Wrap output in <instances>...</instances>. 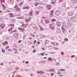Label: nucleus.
<instances>
[{
  "label": "nucleus",
  "mask_w": 77,
  "mask_h": 77,
  "mask_svg": "<svg viewBox=\"0 0 77 77\" xmlns=\"http://www.w3.org/2000/svg\"><path fill=\"white\" fill-rule=\"evenodd\" d=\"M55 14L56 15H60L61 14V12L59 11H55Z\"/></svg>",
  "instance_id": "1"
},
{
  "label": "nucleus",
  "mask_w": 77,
  "mask_h": 77,
  "mask_svg": "<svg viewBox=\"0 0 77 77\" xmlns=\"http://www.w3.org/2000/svg\"><path fill=\"white\" fill-rule=\"evenodd\" d=\"M49 27L50 29H51L52 30H54V29H55V27H54L52 24H50L49 25Z\"/></svg>",
  "instance_id": "2"
},
{
  "label": "nucleus",
  "mask_w": 77,
  "mask_h": 77,
  "mask_svg": "<svg viewBox=\"0 0 77 77\" xmlns=\"http://www.w3.org/2000/svg\"><path fill=\"white\" fill-rule=\"evenodd\" d=\"M71 21L75 22L76 20V19L75 18V17H72L71 18Z\"/></svg>",
  "instance_id": "3"
},
{
  "label": "nucleus",
  "mask_w": 77,
  "mask_h": 77,
  "mask_svg": "<svg viewBox=\"0 0 77 77\" xmlns=\"http://www.w3.org/2000/svg\"><path fill=\"white\" fill-rule=\"evenodd\" d=\"M56 24L57 27H60V26H61V23L60 22H56Z\"/></svg>",
  "instance_id": "4"
},
{
  "label": "nucleus",
  "mask_w": 77,
  "mask_h": 77,
  "mask_svg": "<svg viewBox=\"0 0 77 77\" xmlns=\"http://www.w3.org/2000/svg\"><path fill=\"white\" fill-rule=\"evenodd\" d=\"M8 43L7 41H5V42L2 43V45H4V46H5V45H8Z\"/></svg>",
  "instance_id": "5"
},
{
  "label": "nucleus",
  "mask_w": 77,
  "mask_h": 77,
  "mask_svg": "<svg viewBox=\"0 0 77 77\" xmlns=\"http://www.w3.org/2000/svg\"><path fill=\"white\" fill-rule=\"evenodd\" d=\"M38 9L39 10H40V11H41L42 10V9H44V8L43 7L39 6L38 7Z\"/></svg>",
  "instance_id": "6"
},
{
  "label": "nucleus",
  "mask_w": 77,
  "mask_h": 77,
  "mask_svg": "<svg viewBox=\"0 0 77 77\" xmlns=\"http://www.w3.org/2000/svg\"><path fill=\"white\" fill-rule=\"evenodd\" d=\"M68 15L69 16H72V15H73V13L70 12H68Z\"/></svg>",
  "instance_id": "7"
},
{
  "label": "nucleus",
  "mask_w": 77,
  "mask_h": 77,
  "mask_svg": "<svg viewBox=\"0 0 77 77\" xmlns=\"http://www.w3.org/2000/svg\"><path fill=\"white\" fill-rule=\"evenodd\" d=\"M47 8L48 10H50L51 9V6L50 5H47Z\"/></svg>",
  "instance_id": "8"
},
{
  "label": "nucleus",
  "mask_w": 77,
  "mask_h": 77,
  "mask_svg": "<svg viewBox=\"0 0 77 77\" xmlns=\"http://www.w3.org/2000/svg\"><path fill=\"white\" fill-rule=\"evenodd\" d=\"M28 24H27V23H23V24L22 25V26L23 27H26V26H28Z\"/></svg>",
  "instance_id": "9"
},
{
  "label": "nucleus",
  "mask_w": 77,
  "mask_h": 77,
  "mask_svg": "<svg viewBox=\"0 0 77 77\" xmlns=\"http://www.w3.org/2000/svg\"><path fill=\"white\" fill-rule=\"evenodd\" d=\"M54 71H55V69H51V68H50V70H47L49 72H50V71H51L52 72H54Z\"/></svg>",
  "instance_id": "10"
},
{
  "label": "nucleus",
  "mask_w": 77,
  "mask_h": 77,
  "mask_svg": "<svg viewBox=\"0 0 77 77\" xmlns=\"http://www.w3.org/2000/svg\"><path fill=\"white\" fill-rule=\"evenodd\" d=\"M37 73H38V74H44V72L42 71H38L37 72Z\"/></svg>",
  "instance_id": "11"
},
{
  "label": "nucleus",
  "mask_w": 77,
  "mask_h": 77,
  "mask_svg": "<svg viewBox=\"0 0 77 77\" xmlns=\"http://www.w3.org/2000/svg\"><path fill=\"white\" fill-rule=\"evenodd\" d=\"M63 27L66 29H68V26H67L66 24L65 25H63V26H62V28H63Z\"/></svg>",
  "instance_id": "12"
},
{
  "label": "nucleus",
  "mask_w": 77,
  "mask_h": 77,
  "mask_svg": "<svg viewBox=\"0 0 77 77\" xmlns=\"http://www.w3.org/2000/svg\"><path fill=\"white\" fill-rule=\"evenodd\" d=\"M52 1L51 2L52 4H55L57 0H51Z\"/></svg>",
  "instance_id": "13"
},
{
  "label": "nucleus",
  "mask_w": 77,
  "mask_h": 77,
  "mask_svg": "<svg viewBox=\"0 0 77 77\" xmlns=\"http://www.w3.org/2000/svg\"><path fill=\"white\" fill-rule=\"evenodd\" d=\"M54 12V11H51V14H50V17H52V16H53V12Z\"/></svg>",
  "instance_id": "14"
},
{
  "label": "nucleus",
  "mask_w": 77,
  "mask_h": 77,
  "mask_svg": "<svg viewBox=\"0 0 77 77\" xmlns=\"http://www.w3.org/2000/svg\"><path fill=\"white\" fill-rule=\"evenodd\" d=\"M10 3L11 4H14V0H10Z\"/></svg>",
  "instance_id": "15"
},
{
  "label": "nucleus",
  "mask_w": 77,
  "mask_h": 77,
  "mask_svg": "<svg viewBox=\"0 0 77 77\" xmlns=\"http://www.w3.org/2000/svg\"><path fill=\"white\" fill-rule=\"evenodd\" d=\"M30 20V18H29V19H25V21L26 23L27 22H29V21Z\"/></svg>",
  "instance_id": "16"
},
{
  "label": "nucleus",
  "mask_w": 77,
  "mask_h": 77,
  "mask_svg": "<svg viewBox=\"0 0 77 77\" xmlns=\"http://www.w3.org/2000/svg\"><path fill=\"white\" fill-rule=\"evenodd\" d=\"M29 8H30L29 7H23V9H29Z\"/></svg>",
  "instance_id": "17"
},
{
  "label": "nucleus",
  "mask_w": 77,
  "mask_h": 77,
  "mask_svg": "<svg viewBox=\"0 0 77 77\" xmlns=\"http://www.w3.org/2000/svg\"><path fill=\"white\" fill-rule=\"evenodd\" d=\"M72 3L75 4L77 3V0H72Z\"/></svg>",
  "instance_id": "18"
},
{
  "label": "nucleus",
  "mask_w": 77,
  "mask_h": 77,
  "mask_svg": "<svg viewBox=\"0 0 77 77\" xmlns=\"http://www.w3.org/2000/svg\"><path fill=\"white\" fill-rule=\"evenodd\" d=\"M68 26L69 27H71L72 26V23H68Z\"/></svg>",
  "instance_id": "19"
},
{
  "label": "nucleus",
  "mask_w": 77,
  "mask_h": 77,
  "mask_svg": "<svg viewBox=\"0 0 77 77\" xmlns=\"http://www.w3.org/2000/svg\"><path fill=\"white\" fill-rule=\"evenodd\" d=\"M19 23H20V24H24V21L23 20H21L19 21Z\"/></svg>",
  "instance_id": "20"
},
{
  "label": "nucleus",
  "mask_w": 77,
  "mask_h": 77,
  "mask_svg": "<svg viewBox=\"0 0 77 77\" xmlns=\"http://www.w3.org/2000/svg\"><path fill=\"white\" fill-rule=\"evenodd\" d=\"M33 28L35 30H37L38 29V28L36 26H35L33 27Z\"/></svg>",
  "instance_id": "21"
},
{
  "label": "nucleus",
  "mask_w": 77,
  "mask_h": 77,
  "mask_svg": "<svg viewBox=\"0 0 77 77\" xmlns=\"http://www.w3.org/2000/svg\"><path fill=\"white\" fill-rule=\"evenodd\" d=\"M9 15L10 16V17H14V14L12 13H10Z\"/></svg>",
  "instance_id": "22"
},
{
  "label": "nucleus",
  "mask_w": 77,
  "mask_h": 77,
  "mask_svg": "<svg viewBox=\"0 0 77 77\" xmlns=\"http://www.w3.org/2000/svg\"><path fill=\"white\" fill-rule=\"evenodd\" d=\"M35 6H37L38 5H39V3L35 2Z\"/></svg>",
  "instance_id": "23"
},
{
  "label": "nucleus",
  "mask_w": 77,
  "mask_h": 77,
  "mask_svg": "<svg viewBox=\"0 0 77 77\" xmlns=\"http://www.w3.org/2000/svg\"><path fill=\"white\" fill-rule=\"evenodd\" d=\"M0 2L1 3H5V0H0Z\"/></svg>",
  "instance_id": "24"
},
{
  "label": "nucleus",
  "mask_w": 77,
  "mask_h": 77,
  "mask_svg": "<svg viewBox=\"0 0 77 77\" xmlns=\"http://www.w3.org/2000/svg\"><path fill=\"white\" fill-rule=\"evenodd\" d=\"M14 35L15 37H17L18 36V34L17 33H14Z\"/></svg>",
  "instance_id": "25"
},
{
  "label": "nucleus",
  "mask_w": 77,
  "mask_h": 77,
  "mask_svg": "<svg viewBox=\"0 0 77 77\" xmlns=\"http://www.w3.org/2000/svg\"><path fill=\"white\" fill-rule=\"evenodd\" d=\"M56 19H53L51 20V22H55L56 21Z\"/></svg>",
  "instance_id": "26"
},
{
  "label": "nucleus",
  "mask_w": 77,
  "mask_h": 77,
  "mask_svg": "<svg viewBox=\"0 0 77 77\" xmlns=\"http://www.w3.org/2000/svg\"><path fill=\"white\" fill-rule=\"evenodd\" d=\"M39 11H35V13L36 15H38V14H39Z\"/></svg>",
  "instance_id": "27"
},
{
  "label": "nucleus",
  "mask_w": 77,
  "mask_h": 77,
  "mask_svg": "<svg viewBox=\"0 0 77 77\" xmlns=\"http://www.w3.org/2000/svg\"><path fill=\"white\" fill-rule=\"evenodd\" d=\"M23 2H21L19 4V6H21V5H23Z\"/></svg>",
  "instance_id": "28"
},
{
  "label": "nucleus",
  "mask_w": 77,
  "mask_h": 77,
  "mask_svg": "<svg viewBox=\"0 0 77 77\" xmlns=\"http://www.w3.org/2000/svg\"><path fill=\"white\" fill-rule=\"evenodd\" d=\"M60 64V63H55L56 65H57V66H59Z\"/></svg>",
  "instance_id": "29"
},
{
  "label": "nucleus",
  "mask_w": 77,
  "mask_h": 77,
  "mask_svg": "<svg viewBox=\"0 0 77 77\" xmlns=\"http://www.w3.org/2000/svg\"><path fill=\"white\" fill-rule=\"evenodd\" d=\"M45 23H46V24H48V23H49V21H48V20H45Z\"/></svg>",
  "instance_id": "30"
},
{
  "label": "nucleus",
  "mask_w": 77,
  "mask_h": 77,
  "mask_svg": "<svg viewBox=\"0 0 77 77\" xmlns=\"http://www.w3.org/2000/svg\"><path fill=\"white\" fill-rule=\"evenodd\" d=\"M39 27L40 28V30H44V29H43V28H42V26H39Z\"/></svg>",
  "instance_id": "31"
},
{
  "label": "nucleus",
  "mask_w": 77,
  "mask_h": 77,
  "mask_svg": "<svg viewBox=\"0 0 77 77\" xmlns=\"http://www.w3.org/2000/svg\"><path fill=\"white\" fill-rule=\"evenodd\" d=\"M12 28L9 29L8 30V32H11V31H12Z\"/></svg>",
  "instance_id": "32"
},
{
  "label": "nucleus",
  "mask_w": 77,
  "mask_h": 77,
  "mask_svg": "<svg viewBox=\"0 0 77 77\" xmlns=\"http://www.w3.org/2000/svg\"><path fill=\"white\" fill-rule=\"evenodd\" d=\"M11 21H12V22H14V21H15V19L14 18H12L11 19Z\"/></svg>",
  "instance_id": "33"
},
{
  "label": "nucleus",
  "mask_w": 77,
  "mask_h": 77,
  "mask_svg": "<svg viewBox=\"0 0 77 77\" xmlns=\"http://www.w3.org/2000/svg\"><path fill=\"white\" fill-rule=\"evenodd\" d=\"M17 32V30L15 29L13 31L11 32V33H14V32Z\"/></svg>",
  "instance_id": "34"
},
{
  "label": "nucleus",
  "mask_w": 77,
  "mask_h": 77,
  "mask_svg": "<svg viewBox=\"0 0 77 77\" xmlns=\"http://www.w3.org/2000/svg\"><path fill=\"white\" fill-rule=\"evenodd\" d=\"M17 8H18V5H16L14 6V9H16Z\"/></svg>",
  "instance_id": "35"
},
{
  "label": "nucleus",
  "mask_w": 77,
  "mask_h": 77,
  "mask_svg": "<svg viewBox=\"0 0 77 77\" xmlns=\"http://www.w3.org/2000/svg\"><path fill=\"white\" fill-rule=\"evenodd\" d=\"M62 29L63 30V33H64V32H65V29H64V28H62Z\"/></svg>",
  "instance_id": "36"
},
{
  "label": "nucleus",
  "mask_w": 77,
  "mask_h": 77,
  "mask_svg": "<svg viewBox=\"0 0 77 77\" xmlns=\"http://www.w3.org/2000/svg\"><path fill=\"white\" fill-rule=\"evenodd\" d=\"M16 11H20V8H16Z\"/></svg>",
  "instance_id": "37"
},
{
  "label": "nucleus",
  "mask_w": 77,
  "mask_h": 77,
  "mask_svg": "<svg viewBox=\"0 0 77 77\" xmlns=\"http://www.w3.org/2000/svg\"><path fill=\"white\" fill-rule=\"evenodd\" d=\"M30 36H34V37H35V35H33V34L31 33L30 34Z\"/></svg>",
  "instance_id": "38"
},
{
  "label": "nucleus",
  "mask_w": 77,
  "mask_h": 77,
  "mask_svg": "<svg viewBox=\"0 0 77 77\" xmlns=\"http://www.w3.org/2000/svg\"><path fill=\"white\" fill-rule=\"evenodd\" d=\"M41 63H45V61H41Z\"/></svg>",
  "instance_id": "39"
},
{
  "label": "nucleus",
  "mask_w": 77,
  "mask_h": 77,
  "mask_svg": "<svg viewBox=\"0 0 77 77\" xmlns=\"http://www.w3.org/2000/svg\"><path fill=\"white\" fill-rule=\"evenodd\" d=\"M32 12H33L32 11L30 13L29 15H31V16H32Z\"/></svg>",
  "instance_id": "40"
},
{
  "label": "nucleus",
  "mask_w": 77,
  "mask_h": 77,
  "mask_svg": "<svg viewBox=\"0 0 77 77\" xmlns=\"http://www.w3.org/2000/svg\"><path fill=\"white\" fill-rule=\"evenodd\" d=\"M13 46L14 47H17V45L15 44H13Z\"/></svg>",
  "instance_id": "41"
},
{
  "label": "nucleus",
  "mask_w": 77,
  "mask_h": 77,
  "mask_svg": "<svg viewBox=\"0 0 77 77\" xmlns=\"http://www.w3.org/2000/svg\"><path fill=\"white\" fill-rule=\"evenodd\" d=\"M66 23H65L64 22H63V25L62 26H65V25H66Z\"/></svg>",
  "instance_id": "42"
},
{
  "label": "nucleus",
  "mask_w": 77,
  "mask_h": 77,
  "mask_svg": "<svg viewBox=\"0 0 77 77\" xmlns=\"http://www.w3.org/2000/svg\"><path fill=\"white\" fill-rule=\"evenodd\" d=\"M64 40H65L66 41V42H67V41H68V38H66L64 39Z\"/></svg>",
  "instance_id": "43"
},
{
  "label": "nucleus",
  "mask_w": 77,
  "mask_h": 77,
  "mask_svg": "<svg viewBox=\"0 0 77 77\" xmlns=\"http://www.w3.org/2000/svg\"><path fill=\"white\" fill-rule=\"evenodd\" d=\"M19 19H22V20H23L24 19V17H20L19 18Z\"/></svg>",
  "instance_id": "44"
},
{
  "label": "nucleus",
  "mask_w": 77,
  "mask_h": 77,
  "mask_svg": "<svg viewBox=\"0 0 77 77\" xmlns=\"http://www.w3.org/2000/svg\"><path fill=\"white\" fill-rule=\"evenodd\" d=\"M57 74L60 75V74H61V72H57Z\"/></svg>",
  "instance_id": "45"
},
{
  "label": "nucleus",
  "mask_w": 77,
  "mask_h": 77,
  "mask_svg": "<svg viewBox=\"0 0 77 77\" xmlns=\"http://www.w3.org/2000/svg\"><path fill=\"white\" fill-rule=\"evenodd\" d=\"M9 48V46H7L5 48L6 49H8V48Z\"/></svg>",
  "instance_id": "46"
},
{
  "label": "nucleus",
  "mask_w": 77,
  "mask_h": 77,
  "mask_svg": "<svg viewBox=\"0 0 77 77\" xmlns=\"http://www.w3.org/2000/svg\"><path fill=\"white\" fill-rule=\"evenodd\" d=\"M10 26H12V27H14V24H10Z\"/></svg>",
  "instance_id": "47"
},
{
  "label": "nucleus",
  "mask_w": 77,
  "mask_h": 77,
  "mask_svg": "<svg viewBox=\"0 0 77 77\" xmlns=\"http://www.w3.org/2000/svg\"><path fill=\"white\" fill-rule=\"evenodd\" d=\"M2 51L3 53H5V51L4 49H2Z\"/></svg>",
  "instance_id": "48"
},
{
  "label": "nucleus",
  "mask_w": 77,
  "mask_h": 77,
  "mask_svg": "<svg viewBox=\"0 0 77 77\" xmlns=\"http://www.w3.org/2000/svg\"><path fill=\"white\" fill-rule=\"evenodd\" d=\"M71 58H72V57H75V55H72L71 56Z\"/></svg>",
  "instance_id": "49"
},
{
  "label": "nucleus",
  "mask_w": 77,
  "mask_h": 77,
  "mask_svg": "<svg viewBox=\"0 0 77 77\" xmlns=\"http://www.w3.org/2000/svg\"><path fill=\"white\" fill-rule=\"evenodd\" d=\"M63 0H59V2H62Z\"/></svg>",
  "instance_id": "50"
},
{
  "label": "nucleus",
  "mask_w": 77,
  "mask_h": 77,
  "mask_svg": "<svg viewBox=\"0 0 77 77\" xmlns=\"http://www.w3.org/2000/svg\"><path fill=\"white\" fill-rule=\"evenodd\" d=\"M11 62H12V63H16V62L14 60H12Z\"/></svg>",
  "instance_id": "51"
},
{
  "label": "nucleus",
  "mask_w": 77,
  "mask_h": 77,
  "mask_svg": "<svg viewBox=\"0 0 77 77\" xmlns=\"http://www.w3.org/2000/svg\"><path fill=\"white\" fill-rule=\"evenodd\" d=\"M3 20L2 19V18H0V21H3Z\"/></svg>",
  "instance_id": "52"
},
{
  "label": "nucleus",
  "mask_w": 77,
  "mask_h": 77,
  "mask_svg": "<svg viewBox=\"0 0 77 77\" xmlns=\"http://www.w3.org/2000/svg\"><path fill=\"white\" fill-rule=\"evenodd\" d=\"M28 44H32V42H28Z\"/></svg>",
  "instance_id": "53"
},
{
  "label": "nucleus",
  "mask_w": 77,
  "mask_h": 77,
  "mask_svg": "<svg viewBox=\"0 0 77 77\" xmlns=\"http://www.w3.org/2000/svg\"><path fill=\"white\" fill-rule=\"evenodd\" d=\"M51 54H55L56 53L54 52H51Z\"/></svg>",
  "instance_id": "54"
},
{
  "label": "nucleus",
  "mask_w": 77,
  "mask_h": 77,
  "mask_svg": "<svg viewBox=\"0 0 77 77\" xmlns=\"http://www.w3.org/2000/svg\"><path fill=\"white\" fill-rule=\"evenodd\" d=\"M46 43H47V44H48V42H49V41H48V40H46Z\"/></svg>",
  "instance_id": "55"
},
{
  "label": "nucleus",
  "mask_w": 77,
  "mask_h": 77,
  "mask_svg": "<svg viewBox=\"0 0 77 77\" xmlns=\"http://www.w3.org/2000/svg\"><path fill=\"white\" fill-rule=\"evenodd\" d=\"M61 55H63L64 54V53L63 52H61Z\"/></svg>",
  "instance_id": "56"
},
{
  "label": "nucleus",
  "mask_w": 77,
  "mask_h": 77,
  "mask_svg": "<svg viewBox=\"0 0 77 77\" xmlns=\"http://www.w3.org/2000/svg\"><path fill=\"white\" fill-rule=\"evenodd\" d=\"M36 41L35 40V41H34V43L35 45V44H36Z\"/></svg>",
  "instance_id": "57"
},
{
  "label": "nucleus",
  "mask_w": 77,
  "mask_h": 77,
  "mask_svg": "<svg viewBox=\"0 0 77 77\" xmlns=\"http://www.w3.org/2000/svg\"><path fill=\"white\" fill-rule=\"evenodd\" d=\"M51 44H52L53 45H54V43L51 42Z\"/></svg>",
  "instance_id": "58"
},
{
  "label": "nucleus",
  "mask_w": 77,
  "mask_h": 77,
  "mask_svg": "<svg viewBox=\"0 0 77 77\" xmlns=\"http://www.w3.org/2000/svg\"><path fill=\"white\" fill-rule=\"evenodd\" d=\"M63 6L65 7V4L64 3L62 5Z\"/></svg>",
  "instance_id": "59"
},
{
  "label": "nucleus",
  "mask_w": 77,
  "mask_h": 77,
  "mask_svg": "<svg viewBox=\"0 0 77 77\" xmlns=\"http://www.w3.org/2000/svg\"><path fill=\"white\" fill-rule=\"evenodd\" d=\"M57 30H58V31H59V32H60V29L58 28V29H57Z\"/></svg>",
  "instance_id": "60"
},
{
  "label": "nucleus",
  "mask_w": 77,
  "mask_h": 77,
  "mask_svg": "<svg viewBox=\"0 0 77 77\" xmlns=\"http://www.w3.org/2000/svg\"><path fill=\"white\" fill-rule=\"evenodd\" d=\"M54 48L55 50H58L59 49V48Z\"/></svg>",
  "instance_id": "61"
},
{
  "label": "nucleus",
  "mask_w": 77,
  "mask_h": 77,
  "mask_svg": "<svg viewBox=\"0 0 77 77\" xmlns=\"http://www.w3.org/2000/svg\"><path fill=\"white\" fill-rule=\"evenodd\" d=\"M51 39L52 40H54V37H52L51 38Z\"/></svg>",
  "instance_id": "62"
},
{
  "label": "nucleus",
  "mask_w": 77,
  "mask_h": 77,
  "mask_svg": "<svg viewBox=\"0 0 77 77\" xmlns=\"http://www.w3.org/2000/svg\"><path fill=\"white\" fill-rule=\"evenodd\" d=\"M66 9H67V10L68 9H69V7H67Z\"/></svg>",
  "instance_id": "63"
},
{
  "label": "nucleus",
  "mask_w": 77,
  "mask_h": 77,
  "mask_svg": "<svg viewBox=\"0 0 77 77\" xmlns=\"http://www.w3.org/2000/svg\"><path fill=\"white\" fill-rule=\"evenodd\" d=\"M25 63H26V64L29 63V62H28V61H26V62H25Z\"/></svg>",
  "instance_id": "64"
}]
</instances>
